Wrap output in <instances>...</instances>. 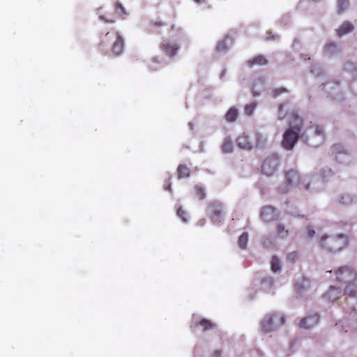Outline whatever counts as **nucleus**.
<instances>
[{
  "label": "nucleus",
  "mask_w": 357,
  "mask_h": 357,
  "mask_svg": "<svg viewBox=\"0 0 357 357\" xmlns=\"http://www.w3.org/2000/svg\"><path fill=\"white\" fill-rule=\"evenodd\" d=\"M286 118L288 119L290 127L284 132L281 145L286 150H291L299 138L303 121L298 112L292 109L287 102L280 104L278 108V119Z\"/></svg>",
  "instance_id": "f257e3e1"
},
{
  "label": "nucleus",
  "mask_w": 357,
  "mask_h": 357,
  "mask_svg": "<svg viewBox=\"0 0 357 357\" xmlns=\"http://www.w3.org/2000/svg\"><path fill=\"white\" fill-rule=\"evenodd\" d=\"M336 280L340 282L347 283L345 287V301L347 307V312L354 311L357 306V286L352 284L357 280L356 271L348 266H342L335 271Z\"/></svg>",
  "instance_id": "f03ea898"
},
{
  "label": "nucleus",
  "mask_w": 357,
  "mask_h": 357,
  "mask_svg": "<svg viewBox=\"0 0 357 357\" xmlns=\"http://www.w3.org/2000/svg\"><path fill=\"white\" fill-rule=\"evenodd\" d=\"M312 180L310 176L301 178L296 170L290 169L285 172L284 183L279 187V191L282 193H286L293 187L308 190Z\"/></svg>",
  "instance_id": "7ed1b4c3"
},
{
  "label": "nucleus",
  "mask_w": 357,
  "mask_h": 357,
  "mask_svg": "<svg viewBox=\"0 0 357 357\" xmlns=\"http://www.w3.org/2000/svg\"><path fill=\"white\" fill-rule=\"evenodd\" d=\"M349 243L348 237L343 234L324 235L319 241V245L329 252H336L345 248Z\"/></svg>",
  "instance_id": "20e7f679"
},
{
  "label": "nucleus",
  "mask_w": 357,
  "mask_h": 357,
  "mask_svg": "<svg viewBox=\"0 0 357 357\" xmlns=\"http://www.w3.org/2000/svg\"><path fill=\"white\" fill-rule=\"evenodd\" d=\"M301 137L304 139L307 145L312 147H317L325 141V132L323 127L312 122H310Z\"/></svg>",
  "instance_id": "39448f33"
},
{
  "label": "nucleus",
  "mask_w": 357,
  "mask_h": 357,
  "mask_svg": "<svg viewBox=\"0 0 357 357\" xmlns=\"http://www.w3.org/2000/svg\"><path fill=\"white\" fill-rule=\"evenodd\" d=\"M114 40V42L112 48V52L116 56L119 55L123 50V40L119 32L115 30L107 31L101 37L99 48L104 50L107 45Z\"/></svg>",
  "instance_id": "423d86ee"
},
{
  "label": "nucleus",
  "mask_w": 357,
  "mask_h": 357,
  "mask_svg": "<svg viewBox=\"0 0 357 357\" xmlns=\"http://www.w3.org/2000/svg\"><path fill=\"white\" fill-rule=\"evenodd\" d=\"M285 321L284 317L278 312L271 313L264 317L261 322V331L269 333L283 325Z\"/></svg>",
  "instance_id": "0eeeda50"
},
{
  "label": "nucleus",
  "mask_w": 357,
  "mask_h": 357,
  "mask_svg": "<svg viewBox=\"0 0 357 357\" xmlns=\"http://www.w3.org/2000/svg\"><path fill=\"white\" fill-rule=\"evenodd\" d=\"M279 164L280 160L277 155H270L263 161L261 167V172L266 176H272L277 171Z\"/></svg>",
  "instance_id": "6e6552de"
},
{
  "label": "nucleus",
  "mask_w": 357,
  "mask_h": 357,
  "mask_svg": "<svg viewBox=\"0 0 357 357\" xmlns=\"http://www.w3.org/2000/svg\"><path fill=\"white\" fill-rule=\"evenodd\" d=\"M211 218L215 223H220L224 215L223 206L221 203L213 202L208 205Z\"/></svg>",
  "instance_id": "1a4fd4ad"
},
{
  "label": "nucleus",
  "mask_w": 357,
  "mask_h": 357,
  "mask_svg": "<svg viewBox=\"0 0 357 357\" xmlns=\"http://www.w3.org/2000/svg\"><path fill=\"white\" fill-rule=\"evenodd\" d=\"M260 215L261 218L266 222L275 220L278 218V213H277L276 209L271 206H264L261 210Z\"/></svg>",
  "instance_id": "9d476101"
},
{
  "label": "nucleus",
  "mask_w": 357,
  "mask_h": 357,
  "mask_svg": "<svg viewBox=\"0 0 357 357\" xmlns=\"http://www.w3.org/2000/svg\"><path fill=\"white\" fill-rule=\"evenodd\" d=\"M160 49L167 55L172 57L176 54V52L179 49V47L175 43H172L167 40H165L160 44Z\"/></svg>",
  "instance_id": "9b49d317"
},
{
  "label": "nucleus",
  "mask_w": 357,
  "mask_h": 357,
  "mask_svg": "<svg viewBox=\"0 0 357 357\" xmlns=\"http://www.w3.org/2000/svg\"><path fill=\"white\" fill-rule=\"evenodd\" d=\"M340 46L333 41L328 42L324 47V54L328 56H333L340 52Z\"/></svg>",
  "instance_id": "f8f14e48"
},
{
  "label": "nucleus",
  "mask_w": 357,
  "mask_h": 357,
  "mask_svg": "<svg viewBox=\"0 0 357 357\" xmlns=\"http://www.w3.org/2000/svg\"><path fill=\"white\" fill-rule=\"evenodd\" d=\"M319 318L317 314L306 317L300 322V327L305 329H310L316 326L319 322Z\"/></svg>",
  "instance_id": "ddd939ff"
},
{
  "label": "nucleus",
  "mask_w": 357,
  "mask_h": 357,
  "mask_svg": "<svg viewBox=\"0 0 357 357\" xmlns=\"http://www.w3.org/2000/svg\"><path fill=\"white\" fill-rule=\"evenodd\" d=\"M198 326L202 327V331H206L215 328L216 325L211 320L207 319H202L199 321H193L191 327L196 328Z\"/></svg>",
  "instance_id": "4468645a"
},
{
  "label": "nucleus",
  "mask_w": 357,
  "mask_h": 357,
  "mask_svg": "<svg viewBox=\"0 0 357 357\" xmlns=\"http://www.w3.org/2000/svg\"><path fill=\"white\" fill-rule=\"evenodd\" d=\"M354 29V26L352 23L349 21H345L336 30L337 36L341 38L343 36L352 32Z\"/></svg>",
  "instance_id": "2eb2a0df"
},
{
  "label": "nucleus",
  "mask_w": 357,
  "mask_h": 357,
  "mask_svg": "<svg viewBox=\"0 0 357 357\" xmlns=\"http://www.w3.org/2000/svg\"><path fill=\"white\" fill-rule=\"evenodd\" d=\"M340 294L341 291L339 288L331 287L328 291L324 294V298L327 301H331L332 302H334L339 298Z\"/></svg>",
  "instance_id": "dca6fc26"
},
{
  "label": "nucleus",
  "mask_w": 357,
  "mask_h": 357,
  "mask_svg": "<svg viewBox=\"0 0 357 357\" xmlns=\"http://www.w3.org/2000/svg\"><path fill=\"white\" fill-rule=\"evenodd\" d=\"M237 143L240 148L244 149H251L252 148V144L251 141L249 139L248 135L243 134L239 136L237 139Z\"/></svg>",
  "instance_id": "f3484780"
},
{
  "label": "nucleus",
  "mask_w": 357,
  "mask_h": 357,
  "mask_svg": "<svg viewBox=\"0 0 357 357\" xmlns=\"http://www.w3.org/2000/svg\"><path fill=\"white\" fill-rule=\"evenodd\" d=\"M190 174V168L185 165H180L177 168V175L178 178L188 177Z\"/></svg>",
  "instance_id": "a211bd4d"
},
{
  "label": "nucleus",
  "mask_w": 357,
  "mask_h": 357,
  "mask_svg": "<svg viewBox=\"0 0 357 357\" xmlns=\"http://www.w3.org/2000/svg\"><path fill=\"white\" fill-rule=\"evenodd\" d=\"M238 116V109L235 107H231L226 113L225 118L227 122H234Z\"/></svg>",
  "instance_id": "6ab92c4d"
},
{
  "label": "nucleus",
  "mask_w": 357,
  "mask_h": 357,
  "mask_svg": "<svg viewBox=\"0 0 357 357\" xmlns=\"http://www.w3.org/2000/svg\"><path fill=\"white\" fill-rule=\"evenodd\" d=\"M267 63L268 61L266 60V57L264 55L261 54L256 56L252 59L248 61V63L250 66L255 65L264 66L267 64Z\"/></svg>",
  "instance_id": "aec40b11"
},
{
  "label": "nucleus",
  "mask_w": 357,
  "mask_h": 357,
  "mask_svg": "<svg viewBox=\"0 0 357 357\" xmlns=\"http://www.w3.org/2000/svg\"><path fill=\"white\" fill-rule=\"evenodd\" d=\"M233 142L229 137H226L222 144V151L225 153H231L233 151Z\"/></svg>",
  "instance_id": "412c9836"
},
{
  "label": "nucleus",
  "mask_w": 357,
  "mask_h": 357,
  "mask_svg": "<svg viewBox=\"0 0 357 357\" xmlns=\"http://www.w3.org/2000/svg\"><path fill=\"white\" fill-rule=\"evenodd\" d=\"M349 6V0H337V7L338 13L341 14Z\"/></svg>",
  "instance_id": "4be33fe9"
},
{
  "label": "nucleus",
  "mask_w": 357,
  "mask_h": 357,
  "mask_svg": "<svg viewBox=\"0 0 357 357\" xmlns=\"http://www.w3.org/2000/svg\"><path fill=\"white\" fill-rule=\"evenodd\" d=\"M195 196L200 200L204 199L206 197L204 188L199 185H196L194 188Z\"/></svg>",
  "instance_id": "5701e85b"
},
{
  "label": "nucleus",
  "mask_w": 357,
  "mask_h": 357,
  "mask_svg": "<svg viewBox=\"0 0 357 357\" xmlns=\"http://www.w3.org/2000/svg\"><path fill=\"white\" fill-rule=\"evenodd\" d=\"M248 241V235L247 233H243L238 238V244L241 249H245Z\"/></svg>",
  "instance_id": "b1692460"
},
{
  "label": "nucleus",
  "mask_w": 357,
  "mask_h": 357,
  "mask_svg": "<svg viewBox=\"0 0 357 357\" xmlns=\"http://www.w3.org/2000/svg\"><path fill=\"white\" fill-rule=\"evenodd\" d=\"M164 25V23L160 19H156L155 20H152L149 24V29L152 31L155 29H159Z\"/></svg>",
  "instance_id": "393cba45"
},
{
  "label": "nucleus",
  "mask_w": 357,
  "mask_h": 357,
  "mask_svg": "<svg viewBox=\"0 0 357 357\" xmlns=\"http://www.w3.org/2000/svg\"><path fill=\"white\" fill-rule=\"evenodd\" d=\"M354 201V197L352 195L348 193L343 194L341 196L340 198V203H342L343 205H349L351 204Z\"/></svg>",
  "instance_id": "a878e982"
},
{
  "label": "nucleus",
  "mask_w": 357,
  "mask_h": 357,
  "mask_svg": "<svg viewBox=\"0 0 357 357\" xmlns=\"http://www.w3.org/2000/svg\"><path fill=\"white\" fill-rule=\"evenodd\" d=\"M280 269V259L275 257L273 256L271 260V270L273 272L278 271Z\"/></svg>",
  "instance_id": "bb28decb"
},
{
  "label": "nucleus",
  "mask_w": 357,
  "mask_h": 357,
  "mask_svg": "<svg viewBox=\"0 0 357 357\" xmlns=\"http://www.w3.org/2000/svg\"><path fill=\"white\" fill-rule=\"evenodd\" d=\"M298 258L299 254L296 251L289 252L287 256V261L291 263L296 262L298 259Z\"/></svg>",
  "instance_id": "cd10ccee"
},
{
  "label": "nucleus",
  "mask_w": 357,
  "mask_h": 357,
  "mask_svg": "<svg viewBox=\"0 0 357 357\" xmlns=\"http://www.w3.org/2000/svg\"><path fill=\"white\" fill-rule=\"evenodd\" d=\"M277 234L282 238H284L288 234V230L284 228L282 225H278L277 227Z\"/></svg>",
  "instance_id": "c85d7f7f"
},
{
  "label": "nucleus",
  "mask_w": 357,
  "mask_h": 357,
  "mask_svg": "<svg viewBox=\"0 0 357 357\" xmlns=\"http://www.w3.org/2000/svg\"><path fill=\"white\" fill-rule=\"evenodd\" d=\"M287 92H288V90L284 87H280V88L274 89L272 91V96L273 98H277L282 93H287Z\"/></svg>",
  "instance_id": "c756f323"
},
{
  "label": "nucleus",
  "mask_w": 357,
  "mask_h": 357,
  "mask_svg": "<svg viewBox=\"0 0 357 357\" xmlns=\"http://www.w3.org/2000/svg\"><path fill=\"white\" fill-rule=\"evenodd\" d=\"M256 105H257L255 102L249 104V105H246V106L245 107V114L248 115V116L252 115L255 109Z\"/></svg>",
  "instance_id": "7c9ffc66"
},
{
  "label": "nucleus",
  "mask_w": 357,
  "mask_h": 357,
  "mask_svg": "<svg viewBox=\"0 0 357 357\" xmlns=\"http://www.w3.org/2000/svg\"><path fill=\"white\" fill-rule=\"evenodd\" d=\"M177 215L182 219L183 221L186 222L187 221V213L183 209L181 206L178 207L177 208Z\"/></svg>",
  "instance_id": "2f4dec72"
},
{
  "label": "nucleus",
  "mask_w": 357,
  "mask_h": 357,
  "mask_svg": "<svg viewBox=\"0 0 357 357\" xmlns=\"http://www.w3.org/2000/svg\"><path fill=\"white\" fill-rule=\"evenodd\" d=\"M315 234V231L310 227L307 228L306 235L307 238H312Z\"/></svg>",
  "instance_id": "473e14b6"
},
{
  "label": "nucleus",
  "mask_w": 357,
  "mask_h": 357,
  "mask_svg": "<svg viewBox=\"0 0 357 357\" xmlns=\"http://www.w3.org/2000/svg\"><path fill=\"white\" fill-rule=\"evenodd\" d=\"M211 357H222V352L221 350H215L212 354Z\"/></svg>",
  "instance_id": "72a5a7b5"
},
{
  "label": "nucleus",
  "mask_w": 357,
  "mask_h": 357,
  "mask_svg": "<svg viewBox=\"0 0 357 357\" xmlns=\"http://www.w3.org/2000/svg\"><path fill=\"white\" fill-rule=\"evenodd\" d=\"M115 8L116 10H119L120 9L121 10H122L123 13H125L124 11V8L122 6L121 3H119V2H116L115 3Z\"/></svg>",
  "instance_id": "f704fd0d"
},
{
  "label": "nucleus",
  "mask_w": 357,
  "mask_h": 357,
  "mask_svg": "<svg viewBox=\"0 0 357 357\" xmlns=\"http://www.w3.org/2000/svg\"><path fill=\"white\" fill-rule=\"evenodd\" d=\"M165 190H169V191H171V183H170V181L169 179L167 181V183L166 185V186L165 187Z\"/></svg>",
  "instance_id": "c9c22d12"
},
{
  "label": "nucleus",
  "mask_w": 357,
  "mask_h": 357,
  "mask_svg": "<svg viewBox=\"0 0 357 357\" xmlns=\"http://www.w3.org/2000/svg\"><path fill=\"white\" fill-rule=\"evenodd\" d=\"M262 282H268L270 284H273L272 278H270V277H268V278H266L264 279Z\"/></svg>",
  "instance_id": "e433bc0d"
},
{
  "label": "nucleus",
  "mask_w": 357,
  "mask_h": 357,
  "mask_svg": "<svg viewBox=\"0 0 357 357\" xmlns=\"http://www.w3.org/2000/svg\"><path fill=\"white\" fill-rule=\"evenodd\" d=\"M222 48L224 49V48H225V47L224 46V44L221 43L218 44V45L217 47V50L218 51H220Z\"/></svg>",
  "instance_id": "4c0bfd02"
},
{
  "label": "nucleus",
  "mask_w": 357,
  "mask_h": 357,
  "mask_svg": "<svg viewBox=\"0 0 357 357\" xmlns=\"http://www.w3.org/2000/svg\"><path fill=\"white\" fill-rule=\"evenodd\" d=\"M105 22L113 23L114 21L111 20H105Z\"/></svg>",
  "instance_id": "58836bf2"
},
{
  "label": "nucleus",
  "mask_w": 357,
  "mask_h": 357,
  "mask_svg": "<svg viewBox=\"0 0 357 357\" xmlns=\"http://www.w3.org/2000/svg\"><path fill=\"white\" fill-rule=\"evenodd\" d=\"M273 323H274V322H278V319H273Z\"/></svg>",
  "instance_id": "ea45409f"
},
{
  "label": "nucleus",
  "mask_w": 357,
  "mask_h": 357,
  "mask_svg": "<svg viewBox=\"0 0 357 357\" xmlns=\"http://www.w3.org/2000/svg\"><path fill=\"white\" fill-rule=\"evenodd\" d=\"M195 1L197 2V3H199L200 2V0H194Z\"/></svg>",
  "instance_id": "a19ab883"
},
{
  "label": "nucleus",
  "mask_w": 357,
  "mask_h": 357,
  "mask_svg": "<svg viewBox=\"0 0 357 357\" xmlns=\"http://www.w3.org/2000/svg\"><path fill=\"white\" fill-rule=\"evenodd\" d=\"M174 25H172V26H171V29L172 30V29H174Z\"/></svg>",
  "instance_id": "79ce46f5"
},
{
  "label": "nucleus",
  "mask_w": 357,
  "mask_h": 357,
  "mask_svg": "<svg viewBox=\"0 0 357 357\" xmlns=\"http://www.w3.org/2000/svg\"><path fill=\"white\" fill-rule=\"evenodd\" d=\"M253 95H254V96H257V95H258V93H256L255 92H254V93H253Z\"/></svg>",
  "instance_id": "37998d69"
}]
</instances>
